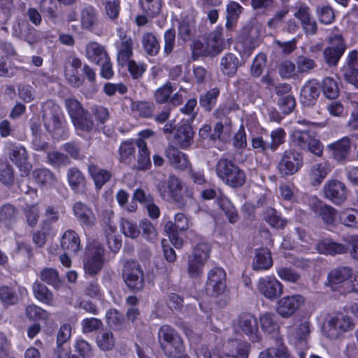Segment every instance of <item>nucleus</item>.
Segmentation results:
<instances>
[{
  "instance_id": "5fc2aeb1",
  "label": "nucleus",
  "mask_w": 358,
  "mask_h": 358,
  "mask_svg": "<svg viewBox=\"0 0 358 358\" xmlns=\"http://www.w3.org/2000/svg\"><path fill=\"white\" fill-rule=\"evenodd\" d=\"M72 122L77 130L90 132L94 127V122L91 115L87 110L73 119Z\"/></svg>"
},
{
  "instance_id": "6ab92c4d",
  "label": "nucleus",
  "mask_w": 358,
  "mask_h": 358,
  "mask_svg": "<svg viewBox=\"0 0 358 358\" xmlns=\"http://www.w3.org/2000/svg\"><path fill=\"white\" fill-rule=\"evenodd\" d=\"M82 64V61L75 57H69L66 62L64 66L65 77L73 87H78L83 83V78L80 74Z\"/></svg>"
},
{
  "instance_id": "9b49d317",
  "label": "nucleus",
  "mask_w": 358,
  "mask_h": 358,
  "mask_svg": "<svg viewBox=\"0 0 358 358\" xmlns=\"http://www.w3.org/2000/svg\"><path fill=\"white\" fill-rule=\"evenodd\" d=\"M189 229V221L183 213L175 215L174 222H168L164 226V231L168 234L169 241L176 248H181L183 241L178 236V231H184Z\"/></svg>"
},
{
  "instance_id": "58836bf2",
  "label": "nucleus",
  "mask_w": 358,
  "mask_h": 358,
  "mask_svg": "<svg viewBox=\"0 0 358 358\" xmlns=\"http://www.w3.org/2000/svg\"><path fill=\"white\" fill-rule=\"evenodd\" d=\"M17 217L18 210L13 205L6 203L0 208V224L5 228H11Z\"/></svg>"
},
{
  "instance_id": "4468645a",
  "label": "nucleus",
  "mask_w": 358,
  "mask_h": 358,
  "mask_svg": "<svg viewBox=\"0 0 358 358\" xmlns=\"http://www.w3.org/2000/svg\"><path fill=\"white\" fill-rule=\"evenodd\" d=\"M226 273L222 268H214L208 275L206 283L207 292L213 296H217L224 293L226 289Z\"/></svg>"
},
{
  "instance_id": "338daca9",
  "label": "nucleus",
  "mask_w": 358,
  "mask_h": 358,
  "mask_svg": "<svg viewBox=\"0 0 358 358\" xmlns=\"http://www.w3.org/2000/svg\"><path fill=\"white\" fill-rule=\"evenodd\" d=\"M143 237L148 241L155 243L157 240V230L155 226L147 219L143 220L140 223Z\"/></svg>"
},
{
  "instance_id": "412c9836",
  "label": "nucleus",
  "mask_w": 358,
  "mask_h": 358,
  "mask_svg": "<svg viewBox=\"0 0 358 358\" xmlns=\"http://www.w3.org/2000/svg\"><path fill=\"white\" fill-rule=\"evenodd\" d=\"M194 136L193 128L187 121L176 129L175 143L180 149L189 148L194 143Z\"/></svg>"
},
{
  "instance_id": "2eb2a0df",
  "label": "nucleus",
  "mask_w": 358,
  "mask_h": 358,
  "mask_svg": "<svg viewBox=\"0 0 358 358\" xmlns=\"http://www.w3.org/2000/svg\"><path fill=\"white\" fill-rule=\"evenodd\" d=\"M323 190L324 196L335 204L341 205L347 199L345 185L337 180H329L324 185Z\"/></svg>"
},
{
  "instance_id": "f257e3e1",
  "label": "nucleus",
  "mask_w": 358,
  "mask_h": 358,
  "mask_svg": "<svg viewBox=\"0 0 358 358\" xmlns=\"http://www.w3.org/2000/svg\"><path fill=\"white\" fill-rule=\"evenodd\" d=\"M215 168L218 178L227 186L236 189L245 185L246 174L233 160L222 157Z\"/></svg>"
},
{
  "instance_id": "6e6552de",
  "label": "nucleus",
  "mask_w": 358,
  "mask_h": 358,
  "mask_svg": "<svg viewBox=\"0 0 358 358\" xmlns=\"http://www.w3.org/2000/svg\"><path fill=\"white\" fill-rule=\"evenodd\" d=\"M122 275L127 286L130 289L139 291L143 287V271L136 261L129 260L124 263Z\"/></svg>"
},
{
  "instance_id": "1a4fd4ad",
  "label": "nucleus",
  "mask_w": 358,
  "mask_h": 358,
  "mask_svg": "<svg viewBox=\"0 0 358 358\" xmlns=\"http://www.w3.org/2000/svg\"><path fill=\"white\" fill-rule=\"evenodd\" d=\"M303 157L294 150H286L278 164V170L283 178L292 176L302 167Z\"/></svg>"
},
{
  "instance_id": "aec40b11",
  "label": "nucleus",
  "mask_w": 358,
  "mask_h": 358,
  "mask_svg": "<svg viewBox=\"0 0 358 358\" xmlns=\"http://www.w3.org/2000/svg\"><path fill=\"white\" fill-rule=\"evenodd\" d=\"M258 289L262 294L268 299L278 298L282 293V287L280 282L269 276L259 279Z\"/></svg>"
},
{
  "instance_id": "f8f14e48",
  "label": "nucleus",
  "mask_w": 358,
  "mask_h": 358,
  "mask_svg": "<svg viewBox=\"0 0 358 358\" xmlns=\"http://www.w3.org/2000/svg\"><path fill=\"white\" fill-rule=\"evenodd\" d=\"M237 327L252 342L256 343L261 341L262 338L259 333L257 320L252 314L249 313H241L237 320Z\"/></svg>"
},
{
  "instance_id": "ea45409f",
  "label": "nucleus",
  "mask_w": 358,
  "mask_h": 358,
  "mask_svg": "<svg viewBox=\"0 0 358 358\" xmlns=\"http://www.w3.org/2000/svg\"><path fill=\"white\" fill-rule=\"evenodd\" d=\"M81 25L87 30L92 31L99 23L98 12L92 6H87L81 10Z\"/></svg>"
},
{
  "instance_id": "c756f323",
  "label": "nucleus",
  "mask_w": 358,
  "mask_h": 358,
  "mask_svg": "<svg viewBox=\"0 0 358 358\" xmlns=\"http://www.w3.org/2000/svg\"><path fill=\"white\" fill-rule=\"evenodd\" d=\"M71 326L69 324H62L59 329L57 334V358H66L69 346L64 344L71 336Z\"/></svg>"
},
{
  "instance_id": "dca6fc26",
  "label": "nucleus",
  "mask_w": 358,
  "mask_h": 358,
  "mask_svg": "<svg viewBox=\"0 0 358 358\" xmlns=\"http://www.w3.org/2000/svg\"><path fill=\"white\" fill-rule=\"evenodd\" d=\"M222 27H217L205 37V51L206 55L215 57L224 48L222 36Z\"/></svg>"
},
{
  "instance_id": "f3484780",
  "label": "nucleus",
  "mask_w": 358,
  "mask_h": 358,
  "mask_svg": "<svg viewBox=\"0 0 358 358\" xmlns=\"http://www.w3.org/2000/svg\"><path fill=\"white\" fill-rule=\"evenodd\" d=\"M304 301L303 296L299 294L283 297L278 302L277 312L283 317H289L304 303Z\"/></svg>"
},
{
  "instance_id": "49530a36",
  "label": "nucleus",
  "mask_w": 358,
  "mask_h": 358,
  "mask_svg": "<svg viewBox=\"0 0 358 358\" xmlns=\"http://www.w3.org/2000/svg\"><path fill=\"white\" fill-rule=\"evenodd\" d=\"M136 146L138 148L137 168L141 170L146 169L151 164L147 144L143 139L138 138L136 140Z\"/></svg>"
},
{
  "instance_id": "c85d7f7f",
  "label": "nucleus",
  "mask_w": 358,
  "mask_h": 358,
  "mask_svg": "<svg viewBox=\"0 0 358 358\" xmlns=\"http://www.w3.org/2000/svg\"><path fill=\"white\" fill-rule=\"evenodd\" d=\"M66 177L69 187L77 194H82L86 187L85 175L76 167H71L67 170Z\"/></svg>"
},
{
  "instance_id": "603ef678",
  "label": "nucleus",
  "mask_w": 358,
  "mask_h": 358,
  "mask_svg": "<svg viewBox=\"0 0 358 358\" xmlns=\"http://www.w3.org/2000/svg\"><path fill=\"white\" fill-rule=\"evenodd\" d=\"M205 264L206 262L189 255L187 259V268L189 277L194 279L199 278L202 275Z\"/></svg>"
},
{
  "instance_id": "de8ad7c7",
  "label": "nucleus",
  "mask_w": 358,
  "mask_h": 358,
  "mask_svg": "<svg viewBox=\"0 0 358 358\" xmlns=\"http://www.w3.org/2000/svg\"><path fill=\"white\" fill-rule=\"evenodd\" d=\"M329 171V169L326 164L321 163L313 165L309 173L311 184L314 186L321 184Z\"/></svg>"
},
{
  "instance_id": "a211bd4d",
  "label": "nucleus",
  "mask_w": 358,
  "mask_h": 358,
  "mask_svg": "<svg viewBox=\"0 0 358 358\" xmlns=\"http://www.w3.org/2000/svg\"><path fill=\"white\" fill-rule=\"evenodd\" d=\"M113 215L111 211L104 212V234L109 249L116 253L122 246V241L120 237L115 234L116 227L111 222L110 217Z\"/></svg>"
},
{
  "instance_id": "9d476101",
  "label": "nucleus",
  "mask_w": 358,
  "mask_h": 358,
  "mask_svg": "<svg viewBox=\"0 0 358 358\" xmlns=\"http://www.w3.org/2000/svg\"><path fill=\"white\" fill-rule=\"evenodd\" d=\"M12 36L33 45L41 39L39 31L33 27L25 20H17L12 25Z\"/></svg>"
},
{
  "instance_id": "69168bd1",
  "label": "nucleus",
  "mask_w": 358,
  "mask_h": 358,
  "mask_svg": "<svg viewBox=\"0 0 358 358\" xmlns=\"http://www.w3.org/2000/svg\"><path fill=\"white\" fill-rule=\"evenodd\" d=\"M65 106L72 120L85 111L81 106L80 102L73 98L66 99Z\"/></svg>"
},
{
  "instance_id": "c9c22d12",
  "label": "nucleus",
  "mask_w": 358,
  "mask_h": 358,
  "mask_svg": "<svg viewBox=\"0 0 358 358\" xmlns=\"http://www.w3.org/2000/svg\"><path fill=\"white\" fill-rule=\"evenodd\" d=\"M314 212L317 214L327 226H335L338 217V211L332 206L320 203L315 206Z\"/></svg>"
},
{
  "instance_id": "f704fd0d",
  "label": "nucleus",
  "mask_w": 358,
  "mask_h": 358,
  "mask_svg": "<svg viewBox=\"0 0 358 358\" xmlns=\"http://www.w3.org/2000/svg\"><path fill=\"white\" fill-rule=\"evenodd\" d=\"M273 265V260L270 250L266 248L255 250V256L252 262L254 270H266Z\"/></svg>"
},
{
  "instance_id": "0eeeda50",
  "label": "nucleus",
  "mask_w": 358,
  "mask_h": 358,
  "mask_svg": "<svg viewBox=\"0 0 358 358\" xmlns=\"http://www.w3.org/2000/svg\"><path fill=\"white\" fill-rule=\"evenodd\" d=\"M103 247L97 242L91 243L87 249L84 261V270L86 273L93 275L101 271L104 262Z\"/></svg>"
},
{
  "instance_id": "c03bdc74",
  "label": "nucleus",
  "mask_w": 358,
  "mask_h": 358,
  "mask_svg": "<svg viewBox=\"0 0 358 358\" xmlns=\"http://www.w3.org/2000/svg\"><path fill=\"white\" fill-rule=\"evenodd\" d=\"M220 95V90L214 87L201 94L199 100V106L206 112H210L217 103Z\"/></svg>"
},
{
  "instance_id": "ddd939ff",
  "label": "nucleus",
  "mask_w": 358,
  "mask_h": 358,
  "mask_svg": "<svg viewBox=\"0 0 358 358\" xmlns=\"http://www.w3.org/2000/svg\"><path fill=\"white\" fill-rule=\"evenodd\" d=\"M117 31L119 37L115 43L117 50V63L121 66H125L133 55V40L122 28L118 29Z\"/></svg>"
},
{
  "instance_id": "13d9d810",
  "label": "nucleus",
  "mask_w": 358,
  "mask_h": 358,
  "mask_svg": "<svg viewBox=\"0 0 358 358\" xmlns=\"http://www.w3.org/2000/svg\"><path fill=\"white\" fill-rule=\"evenodd\" d=\"M33 292L35 297L40 301L50 304L52 301V294L48 290L45 285L40 282H34L33 285Z\"/></svg>"
},
{
  "instance_id": "680f3d73",
  "label": "nucleus",
  "mask_w": 358,
  "mask_h": 358,
  "mask_svg": "<svg viewBox=\"0 0 358 358\" xmlns=\"http://www.w3.org/2000/svg\"><path fill=\"white\" fill-rule=\"evenodd\" d=\"M47 159L50 164L57 168L67 166L71 163L66 155L57 151L48 152Z\"/></svg>"
},
{
  "instance_id": "37998d69",
  "label": "nucleus",
  "mask_w": 358,
  "mask_h": 358,
  "mask_svg": "<svg viewBox=\"0 0 358 358\" xmlns=\"http://www.w3.org/2000/svg\"><path fill=\"white\" fill-rule=\"evenodd\" d=\"M136 141H127L121 143L119 148L120 161L129 164L135 158Z\"/></svg>"
},
{
  "instance_id": "3c124183",
  "label": "nucleus",
  "mask_w": 358,
  "mask_h": 358,
  "mask_svg": "<svg viewBox=\"0 0 358 358\" xmlns=\"http://www.w3.org/2000/svg\"><path fill=\"white\" fill-rule=\"evenodd\" d=\"M130 108L134 115L148 118L152 116L155 107L147 101H131Z\"/></svg>"
},
{
  "instance_id": "7c9ffc66",
  "label": "nucleus",
  "mask_w": 358,
  "mask_h": 358,
  "mask_svg": "<svg viewBox=\"0 0 358 358\" xmlns=\"http://www.w3.org/2000/svg\"><path fill=\"white\" fill-rule=\"evenodd\" d=\"M10 158L22 172V176H26L29 174L31 170V165L27 162V153L23 147H15L10 154Z\"/></svg>"
},
{
  "instance_id": "473e14b6",
  "label": "nucleus",
  "mask_w": 358,
  "mask_h": 358,
  "mask_svg": "<svg viewBox=\"0 0 358 358\" xmlns=\"http://www.w3.org/2000/svg\"><path fill=\"white\" fill-rule=\"evenodd\" d=\"M87 169L89 175L92 178L95 187L97 189H101L112 177V174L109 171L101 169L94 164H90Z\"/></svg>"
},
{
  "instance_id": "79ce46f5",
  "label": "nucleus",
  "mask_w": 358,
  "mask_h": 358,
  "mask_svg": "<svg viewBox=\"0 0 358 358\" xmlns=\"http://www.w3.org/2000/svg\"><path fill=\"white\" fill-rule=\"evenodd\" d=\"M32 176L40 186L51 187L57 182L54 173L46 168L35 169L32 172Z\"/></svg>"
},
{
  "instance_id": "7ed1b4c3",
  "label": "nucleus",
  "mask_w": 358,
  "mask_h": 358,
  "mask_svg": "<svg viewBox=\"0 0 358 358\" xmlns=\"http://www.w3.org/2000/svg\"><path fill=\"white\" fill-rule=\"evenodd\" d=\"M355 326L352 317L338 313L326 319L322 332L330 340H339L343 338L345 333L352 331Z\"/></svg>"
},
{
  "instance_id": "e2e57ef3",
  "label": "nucleus",
  "mask_w": 358,
  "mask_h": 358,
  "mask_svg": "<svg viewBox=\"0 0 358 358\" xmlns=\"http://www.w3.org/2000/svg\"><path fill=\"white\" fill-rule=\"evenodd\" d=\"M142 44L148 56L154 57L157 54V38L153 34H145L143 36Z\"/></svg>"
},
{
  "instance_id": "4d7b16f0",
  "label": "nucleus",
  "mask_w": 358,
  "mask_h": 358,
  "mask_svg": "<svg viewBox=\"0 0 358 358\" xmlns=\"http://www.w3.org/2000/svg\"><path fill=\"white\" fill-rule=\"evenodd\" d=\"M343 77L349 78L358 71V51L352 50L347 58L346 64L343 67Z\"/></svg>"
},
{
  "instance_id": "cd10ccee",
  "label": "nucleus",
  "mask_w": 358,
  "mask_h": 358,
  "mask_svg": "<svg viewBox=\"0 0 358 358\" xmlns=\"http://www.w3.org/2000/svg\"><path fill=\"white\" fill-rule=\"evenodd\" d=\"M320 94V84L315 80L308 81L302 87L300 100L303 105L310 106L315 103Z\"/></svg>"
},
{
  "instance_id": "a878e982",
  "label": "nucleus",
  "mask_w": 358,
  "mask_h": 358,
  "mask_svg": "<svg viewBox=\"0 0 358 358\" xmlns=\"http://www.w3.org/2000/svg\"><path fill=\"white\" fill-rule=\"evenodd\" d=\"M250 345L240 340H231L225 346L224 355L228 358H248Z\"/></svg>"
},
{
  "instance_id": "a18cd8bd",
  "label": "nucleus",
  "mask_w": 358,
  "mask_h": 358,
  "mask_svg": "<svg viewBox=\"0 0 358 358\" xmlns=\"http://www.w3.org/2000/svg\"><path fill=\"white\" fill-rule=\"evenodd\" d=\"M221 71L229 76H234L239 66L238 58L232 53H228L222 57L220 62Z\"/></svg>"
},
{
  "instance_id": "8fccbe9b",
  "label": "nucleus",
  "mask_w": 358,
  "mask_h": 358,
  "mask_svg": "<svg viewBox=\"0 0 358 358\" xmlns=\"http://www.w3.org/2000/svg\"><path fill=\"white\" fill-rule=\"evenodd\" d=\"M324 96L329 99H335L339 95V87L337 81L331 77H326L320 84Z\"/></svg>"
},
{
  "instance_id": "2f4dec72",
  "label": "nucleus",
  "mask_w": 358,
  "mask_h": 358,
  "mask_svg": "<svg viewBox=\"0 0 358 358\" xmlns=\"http://www.w3.org/2000/svg\"><path fill=\"white\" fill-rule=\"evenodd\" d=\"M332 152V156L338 162L344 161L350 154L351 141L348 137H344L341 140L329 145Z\"/></svg>"
},
{
  "instance_id": "864d4df0",
  "label": "nucleus",
  "mask_w": 358,
  "mask_h": 358,
  "mask_svg": "<svg viewBox=\"0 0 358 358\" xmlns=\"http://www.w3.org/2000/svg\"><path fill=\"white\" fill-rule=\"evenodd\" d=\"M315 132L310 130H295L292 134V140L295 145L303 150H305L308 147L309 142L313 136Z\"/></svg>"
},
{
  "instance_id": "20e7f679",
  "label": "nucleus",
  "mask_w": 358,
  "mask_h": 358,
  "mask_svg": "<svg viewBox=\"0 0 358 358\" xmlns=\"http://www.w3.org/2000/svg\"><path fill=\"white\" fill-rule=\"evenodd\" d=\"M316 249L321 254L330 255L348 252L353 259L358 261V236H350L345 244L323 240L317 244Z\"/></svg>"
},
{
  "instance_id": "4c0bfd02",
  "label": "nucleus",
  "mask_w": 358,
  "mask_h": 358,
  "mask_svg": "<svg viewBox=\"0 0 358 358\" xmlns=\"http://www.w3.org/2000/svg\"><path fill=\"white\" fill-rule=\"evenodd\" d=\"M133 199L145 205L148 215L152 218H157V206L155 205V199L150 194H147L142 189H137L133 194Z\"/></svg>"
},
{
  "instance_id": "4be33fe9",
  "label": "nucleus",
  "mask_w": 358,
  "mask_h": 358,
  "mask_svg": "<svg viewBox=\"0 0 358 358\" xmlns=\"http://www.w3.org/2000/svg\"><path fill=\"white\" fill-rule=\"evenodd\" d=\"M84 55L90 62L98 65L109 57L105 47L96 41H90L85 45Z\"/></svg>"
},
{
  "instance_id": "72a5a7b5",
  "label": "nucleus",
  "mask_w": 358,
  "mask_h": 358,
  "mask_svg": "<svg viewBox=\"0 0 358 358\" xmlns=\"http://www.w3.org/2000/svg\"><path fill=\"white\" fill-rule=\"evenodd\" d=\"M216 203L224 212L230 223L234 224L238 222L239 216L237 210L231 201L222 192H220L219 196L217 197Z\"/></svg>"
},
{
  "instance_id": "bf43d9fd",
  "label": "nucleus",
  "mask_w": 358,
  "mask_h": 358,
  "mask_svg": "<svg viewBox=\"0 0 358 358\" xmlns=\"http://www.w3.org/2000/svg\"><path fill=\"white\" fill-rule=\"evenodd\" d=\"M96 343L99 348L103 351H108L113 348L115 345V338L110 331L101 332L96 338Z\"/></svg>"
},
{
  "instance_id": "393cba45",
  "label": "nucleus",
  "mask_w": 358,
  "mask_h": 358,
  "mask_svg": "<svg viewBox=\"0 0 358 358\" xmlns=\"http://www.w3.org/2000/svg\"><path fill=\"white\" fill-rule=\"evenodd\" d=\"M166 156L171 165L176 169L185 171L190 168L191 163L187 156L177 148L169 145L165 150Z\"/></svg>"
},
{
  "instance_id": "774afa93",
  "label": "nucleus",
  "mask_w": 358,
  "mask_h": 358,
  "mask_svg": "<svg viewBox=\"0 0 358 358\" xmlns=\"http://www.w3.org/2000/svg\"><path fill=\"white\" fill-rule=\"evenodd\" d=\"M24 215L28 225L31 227H35L40 217V210L38 205L27 206L24 209Z\"/></svg>"
},
{
  "instance_id": "b1692460",
  "label": "nucleus",
  "mask_w": 358,
  "mask_h": 358,
  "mask_svg": "<svg viewBox=\"0 0 358 358\" xmlns=\"http://www.w3.org/2000/svg\"><path fill=\"white\" fill-rule=\"evenodd\" d=\"M60 245L64 252L76 255L81 249L79 235L72 229L65 231L60 240Z\"/></svg>"
},
{
  "instance_id": "5701e85b",
  "label": "nucleus",
  "mask_w": 358,
  "mask_h": 358,
  "mask_svg": "<svg viewBox=\"0 0 358 358\" xmlns=\"http://www.w3.org/2000/svg\"><path fill=\"white\" fill-rule=\"evenodd\" d=\"M74 215L82 226L92 227L95 225L96 218L92 210L82 202H76L73 206Z\"/></svg>"
},
{
  "instance_id": "e433bc0d",
  "label": "nucleus",
  "mask_w": 358,
  "mask_h": 358,
  "mask_svg": "<svg viewBox=\"0 0 358 358\" xmlns=\"http://www.w3.org/2000/svg\"><path fill=\"white\" fill-rule=\"evenodd\" d=\"M294 16L300 20L306 34L311 35L316 34L317 30V23L315 20L310 17L308 7H300L295 13Z\"/></svg>"
},
{
  "instance_id": "052dcab7",
  "label": "nucleus",
  "mask_w": 358,
  "mask_h": 358,
  "mask_svg": "<svg viewBox=\"0 0 358 358\" xmlns=\"http://www.w3.org/2000/svg\"><path fill=\"white\" fill-rule=\"evenodd\" d=\"M194 22L183 19L178 28V34L180 37L185 41H189L194 36Z\"/></svg>"
},
{
  "instance_id": "39448f33",
  "label": "nucleus",
  "mask_w": 358,
  "mask_h": 358,
  "mask_svg": "<svg viewBox=\"0 0 358 358\" xmlns=\"http://www.w3.org/2000/svg\"><path fill=\"white\" fill-rule=\"evenodd\" d=\"M158 337L163 339L160 343L161 348L169 358H177L184 352L183 342L176 331L169 325L160 327Z\"/></svg>"
},
{
  "instance_id": "0e129e2a",
  "label": "nucleus",
  "mask_w": 358,
  "mask_h": 358,
  "mask_svg": "<svg viewBox=\"0 0 358 358\" xmlns=\"http://www.w3.org/2000/svg\"><path fill=\"white\" fill-rule=\"evenodd\" d=\"M42 281L57 287L59 285V278L57 271L52 268H45L41 271L40 275Z\"/></svg>"
},
{
  "instance_id": "f03ea898",
  "label": "nucleus",
  "mask_w": 358,
  "mask_h": 358,
  "mask_svg": "<svg viewBox=\"0 0 358 358\" xmlns=\"http://www.w3.org/2000/svg\"><path fill=\"white\" fill-rule=\"evenodd\" d=\"M43 120L47 131L53 138L59 139L65 135V120L61 108L52 101L43 107Z\"/></svg>"
},
{
  "instance_id": "a19ab883",
  "label": "nucleus",
  "mask_w": 358,
  "mask_h": 358,
  "mask_svg": "<svg viewBox=\"0 0 358 358\" xmlns=\"http://www.w3.org/2000/svg\"><path fill=\"white\" fill-rule=\"evenodd\" d=\"M260 324L262 331L268 334L276 336L280 329L277 316L271 313H266L261 315Z\"/></svg>"
},
{
  "instance_id": "bb28decb",
  "label": "nucleus",
  "mask_w": 358,
  "mask_h": 358,
  "mask_svg": "<svg viewBox=\"0 0 358 358\" xmlns=\"http://www.w3.org/2000/svg\"><path fill=\"white\" fill-rule=\"evenodd\" d=\"M352 275V270L348 266H340L331 269L327 275L326 286L331 287L333 290L336 286L349 280Z\"/></svg>"
},
{
  "instance_id": "6e6d98bb",
  "label": "nucleus",
  "mask_w": 358,
  "mask_h": 358,
  "mask_svg": "<svg viewBox=\"0 0 358 358\" xmlns=\"http://www.w3.org/2000/svg\"><path fill=\"white\" fill-rule=\"evenodd\" d=\"M276 341L278 339L276 338ZM277 347L268 348L264 352H262L258 358H289L287 348L282 343L278 344L277 341Z\"/></svg>"
},
{
  "instance_id": "423d86ee",
  "label": "nucleus",
  "mask_w": 358,
  "mask_h": 358,
  "mask_svg": "<svg viewBox=\"0 0 358 358\" xmlns=\"http://www.w3.org/2000/svg\"><path fill=\"white\" fill-rule=\"evenodd\" d=\"M170 195L178 208L185 210L194 202L193 193L187 188H183L180 180L172 175L168 180Z\"/></svg>"
},
{
  "instance_id": "09e8293b",
  "label": "nucleus",
  "mask_w": 358,
  "mask_h": 358,
  "mask_svg": "<svg viewBox=\"0 0 358 358\" xmlns=\"http://www.w3.org/2000/svg\"><path fill=\"white\" fill-rule=\"evenodd\" d=\"M264 217L266 222L276 229H283L287 223V220L280 217L277 210L271 207H268L264 212Z\"/></svg>"
}]
</instances>
